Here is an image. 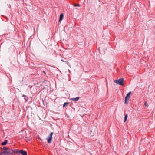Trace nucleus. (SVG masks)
Returning a JSON list of instances; mask_svg holds the SVG:
<instances>
[{
	"instance_id": "23",
	"label": "nucleus",
	"mask_w": 155,
	"mask_h": 155,
	"mask_svg": "<svg viewBox=\"0 0 155 155\" xmlns=\"http://www.w3.org/2000/svg\"><path fill=\"white\" fill-rule=\"evenodd\" d=\"M94 134V133H93V134ZM91 135H92V136L93 135V134L92 135L91 134Z\"/></svg>"
},
{
	"instance_id": "4",
	"label": "nucleus",
	"mask_w": 155,
	"mask_h": 155,
	"mask_svg": "<svg viewBox=\"0 0 155 155\" xmlns=\"http://www.w3.org/2000/svg\"><path fill=\"white\" fill-rule=\"evenodd\" d=\"M28 132V134L26 133V135H25V138H24L25 140L27 142H28V141H30V140L32 139V137H31V134L29 132Z\"/></svg>"
},
{
	"instance_id": "9",
	"label": "nucleus",
	"mask_w": 155,
	"mask_h": 155,
	"mask_svg": "<svg viewBox=\"0 0 155 155\" xmlns=\"http://www.w3.org/2000/svg\"><path fill=\"white\" fill-rule=\"evenodd\" d=\"M20 154H22V155H27V153L25 151H23L22 150H20Z\"/></svg>"
},
{
	"instance_id": "2",
	"label": "nucleus",
	"mask_w": 155,
	"mask_h": 155,
	"mask_svg": "<svg viewBox=\"0 0 155 155\" xmlns=\"http://www.w3.org/2000/svg\"><path fill=\"white\" fill-rule=\"evenodd\" d=\"M124 80V79L123 78H120L118 80H114V82L119 85L123 86Z\"/></svg>"
},
{
	"instance_id": "24",
	"label": "nucleus",
	"mask_w": 155,
	"mask_h": 155,
	"mask_svg": "<svg viewBox=\"0 0 155 155\" xmlns=\"http://www.w3.org/2000/svg\"><path fill=\"white\" fill-rule=\"evenodd\" d=\"M91 132H92V130L91 129Z\"/></svg>"
},
{
	"instance_id": "15",
	"label": "nucleus",
	"mask_w": 155,
	"mask_h": 155,
	"mask_svg": "<svg viewBox=\"0 0 155 155\" xmlns=\"http://www.w3.org/2000/svg\"><path fill=\"white\" fill-rule=\"evenodd\" d=\"M7 142V140H5V141L2 143V145H6Z\"/></svg>"
},
{
	"instance_id": "5",
	"label": "nucleus",
	"mask_w": 155,
	"mask_h": 155,
	"mask_svg": "<svg viewBox=\"0 0 155 155\" xmlns=\"http://www.w3.org/2000/svg\"><path fill=\"white\" fill-rule=\"evenodd\" d=\"M53 132H51L50 133L48 137L47 138V140L48 143H49L51 142L52 139V136L53 134Z\"/></svg>"
},
{
	"instance_id": "21",
	"label": "nucleus",
	"mask_w": 155,
	"mask_h": 155,
	"mask_svg": "<svg viewBox=\"0 0 155 155\" xmlns=\"http://www.w3.org/2000/svg\"><path fill=\"white\" fill-rule=\"evenodd\" d=\"M43 72L44 73H45V74H46V73H45V71H43Z\"/></svg>"
},
{
	"instance_id": "3",
	"label": "nucleus",
	"mask_w": 155,
	"mask_h": 155,
	"mask_svg": "<svg viewBox=\"0 0 155 155\" xmlns=\"http://www.w3.org/2000/svg\"><path fill=\"white\" fill-rule=\"evenodd\" d=\"M132 92L131 91H130L127 94L125 98V103L126 104H127L128 103V100L129 99V98L130 97V94H131Z\"/></svg>"
},
{
	"instance_id": "26",
	"label": "nucleus",
	"mask_w": 155,
	"mask_h": 155,
	"mask_svg": "<svg viewBox=\"0 0 155 155\" xmlns=\"http://www.w3.org/2000/svg\"><path fill=\"white\" fill-rule=\"evenodd\" d=\"M41 85H42V84H40V85L39 86H41Z\"/></svg>"
},
{
	"instance_id": "19",
	"label": "nucleus",
	"mask_w": 155,
	"mask_h": 155,
	"mask_svg": "<svg viewBox=\"0 0 155 155\" xmlns=\"http://www.w3.org/2000/svg\"><path fill=\"white\" fill-rule=\"evenodd\" d=\"M144 105H145L146 106H147V102H146L145 103H144Z\"/></svg>"
},
{
	"instance_id": "14",
	"label": "nucleus",
	"mask_w": 155,
	"mask_h": 155,
	"mask_svg": "<svg viewBox=\"0 0 155 155\" xmlns=\"http://www.w3.org/2000/svg\"><path fill=\"white\" fill-rule=\"evenodd\" d=\"M127 117H128V115H127V114L126 115H125V116L124 117V122H125L127 121Z\"/></svg>"
},
{
	"instance_id": "6",
	"label": "nucleus",
	"mask_w": 155,
	"mask_h": 155,
	"mask_svg": "<svg viewBox=\"0 0 155 155\" xmlns=\"http://www.w3.org/2000/svg\"><path fill=\"white\" fill-rule=\"evenodd\" d=\"M26 131L25 130H22L21 131H20V139L24 138L25 135H26Z\"/></svg>"
},
{
	"instance_id": "17",
	"label": "nucleus",
	"mask_w": 155,
	"mask_h": 155,
	"mask_svg": "<svg viewBox=\"0 0 155 155\" xmlns=\"http://www.w3.org/2000/svg\"><path fill=\"white\" fill-rule=\"evenodd\" d=\"M74 6H75V7H77V6H80V4H78L77 5H76V4H74Z\"/></svg>"
},
{
	"instance_id": "12",
	"label": "nucleus",
	"mask_w": 155,
	"mask_h": 155,
	"mask_svg": "<svg viewBox=\"0 0 155 155\" xmlns=\"http://www.w3.org/2000/svg\"><path fill=\"white\" fill-rule=\"evenodd\" d=\"M22 97H24V100L26 101H27L28 99V98L27 96L25 95H23Z\"/></svg>"
},
{
	"instance_id": "8",
	"label": "nucleus",
	"mask_w": 155,
	"mask_h": 155,
	"mask_svg": "<svg viewBox=\"0 0 155 155\" xmlns=\"http://www.w3.org/2000/svg\"><path fill=\"white\" fill-rule=\"evenodd\" d=\"M100 144L99 140H98L96 139L94 141V145H98Z\"/></svg>"
},
{
	"instance_id": "1",
	"label": "nucleus",
	"mask_w": 155,
	"mask_h": 155,
	"mask_svg": "<svg viewBox=\"0 0 155 155\" xmlns=\"http://www.w3.org/2000/svg\"><path fill=\"white\" fill-rule=\"evenodd\" d=\"M13 153V151L8 148L4 147L3 150H2V151L0 153V155H9L10 154H12Z\"/></svg>"
},
{
	"instance_id": "11",
	"label": "nucleus",
	"mask_w": 155,
	"mask_h": 155,
	"mask_svg": "<svg viewBox=\"0 0 155 155\" xmlns=\"http://www.w3.org/2000/svg\"><path fill=\"white\" fill-rule=\"evenodd\" d=\"M98 50H99V51L100 54H104L105 53V52L103 51V49H101L100 50V49L99 48V49H98Z\"/></svg>"
},
{
	"instance_id": "13",
	"label": "nucleus",
	"mask_w": 155,
	"mask_h": 155,
	"mask_svg": "<svg viewBox=\"0 0 155 155\" xmlns=\"http://www.w3.org/2000/svg\"><path fill=\"white\" fill-rule=\"evenodd\" d=\"M69 104V102H67L64 103L63 105V108H64L65 107L68 106Z\"/></svg>"
},
{
	"instance_id": "7",
	"label": "nucleus",
	"mask_w": 155,
	"mask_h": 155,
	"mask_svg": "<svg viewBox=\"0 0 155 155\" xmlns=\"http://www.w3.org/2000/svg\"><path fill=\"white\" fill-rule=\"evenodd\" d=\"M63 17L64 14L63 13H61L60 16L59 22H61L62 21L63 19Z\"/></svg>"
},
{
	"instance_id": "18",
	"label": "nucleus",
	"mask_w": 155,
	"mask_h": 155,
	"mask_svg": "<svg viewBox=\"0 0 155 155\" xmlns=\"http://www.w3.org/2000/svg\"><path fill=\"white\" fill-rule=\"evenodd\" d=\"M65 62H66V63H67V64L68 65H69V62L68 61H65Z\"/></svg>"
},
{
	"instance_id": "25",
	"label": "nucleus",
	"mask_w": 155,
	"mask_h": 155,
	"mask_svg": "<svg viewBox=\"0 0 155 155\" xmlns=\"http://www.w3.org/2000/svg\"><path fill=\"white\" fill-rule=\"evenodd\" d=\"M21 31L22 32L23 31H22V29H21Z\"/></svg>"
},
{
	"instance_id": "16",
	"label": "nucleus",
	"mask_w": 155,
	"mask_h": 155,
	"mask_svg": "<svg viewBox=\"0 0 155 155\" xmlns=\"http://www.w3.org/2000/svg\"><path fill=\"white\" fill-rule=\"evenodd\" d=\"M47 82H48V81H47L46 80H44L43 81V83L44 84H46Z\"/></svg>"
},
{
	"instance_id": "20",
	"label": "nucleus",
	"mask_w": 155,
	"mask_h": 155,
	"mask_svg": "<svg viewBox=\"0 0 155 155\" xmlns=\"http://www.w3.org/2000/svg\"><path fill=\"white\" fill-rule=\"evenodd\" d=\"M61 61H62L64 62H65V61H64L63 59H61Z\"/></svg>"
},
{
	"instance_id": "10",
	"label": "nucleus",
	"mask_w": 155,
	"mask_h": 155,
	"mask_svg": "<svg viewBox=\"0 0 155 155\" xmlns=\"http://www.w3.org/2000/svg\"><path fill=\"white\" fill-rule=\"evenodd\" d=\"M80 99L79 97H78L75 98H73L71 99V100L73 101H78Z\"/></svg>"
},
{
	"instance_id": "22",
	"label": "nucleus",
	"mask_w": 155,
	"mask_h": 155,
	"mask_svg": "<svg viewBox=\"0 0 155 155\" xmlns=\"http://www.w3.org/2000/svg\"><path fill=\"white\" fill-rule=\"evenodd\" d=\"M38 84V83H37L36 84Z\"/></svg>"
}]
</instances>
